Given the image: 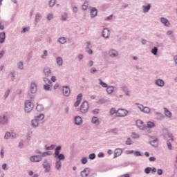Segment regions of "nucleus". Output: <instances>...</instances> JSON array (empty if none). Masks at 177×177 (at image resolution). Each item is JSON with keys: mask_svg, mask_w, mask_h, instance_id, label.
<instances>
[{"mask_svg": "<svg viewBox=\"0 0 177 177\" xmlns=\"http://www.w3.org/2000/svg\"><path fill=\"white\" fill-rule=\"evenodd\" d=\"M134 156H136V157H140L142 156V153H140V151H135L133 153Z\"/></svg>", "mask_w": 177, "mask_h": 177, "instance_id": "a19ab883", "label": "nucleus"}, {"mask_svg": "<svg viewBox=\"0 0 177 177\" xmlns=\"http://www.w3.org/2000/svg\"><path fill=\"white\" fill-rule=\"evenodd\" d=\"M89 109V104L88 103V102L84 101L80 106V111L82 113H86V111H88V110Z\"/></svg>", "mask_w": 177, "mask_h": 177, "instance_id": "7ed1b4c3", "label": "nucleus"}, {"mask_svg": "<svg viewBox=\"0 0 177 177\" xmlns=\"http://www.w3.org/2000/svg\"><path fill=\"white\" fill-rule=\"evenodd\" d=\"M56 3V1L55 0H50L49 2V6H55V4Z\"/></svg>", "mask_w": 177, "mask_h": 177, "instance_id": "79ce46f5", "label": "nucleus"}, {"mask_svg": "<svg viewBox=\"0 0 177 177\" xmlns=\"http://www.w3.org/2000/svg\"><path fill=\"white\" fill-rule=\"evenodd\" d=\"M44 81L46 84L44 86V88L45 89V91H49V89H50V85L49 84H52V82H50V80H49L48 78H44Z\"/></svg>", "mask_w": 177, "mask_h": 177, "instance_id": "39448f33", "label": "nucleus"}, {"mask_svg": "<svg viewBox=\"0 0 177 177\" xmlns=\"http://www.w3.org/2000/svg\"><path fill=\"white\" fill-rule=\"evenodd\" d=\"M73 10L75 13H77V12H78V8L77 7H73Z\"/></svg>", "mask_w": 177, "mask_h": 177, "instance_id": "052dcab7", "label": "nucleus"}, {"mask_svg": "<svg viewBox=\"0 0 177 177\" xmlns=\"http://www.w3.org/2000/svg\"><path fill=\"white\" fill-rule=\"evenodd\" d=\"M102 37L104 38H109V37H110V30L107 28H104L102 31Z\"/></svg>", "mask_w": 177, "mask_h": 177, "instance_id": "9d476101", "label": "nucleus"}, {"mask_svg": "<svg viewBox=\"0 0 177 177\" xmlns=\"http://www.w3.org/2000/svg\"><path fill=\"white\" fill-rule=\"evenodd\" d=\"M88 175H89V168H85V169L81 172V176H82V177H87Z\"/></svg>", "mask_w": 177, "mask_h": 177, "instance_id": "f8f14e48", "label": "nucleus"}, {"mask_svg": "<svg viewBox=\"0 0 177 177\" xmlns=\"http://www.w3.org/2000/svg\"><path fill=\"white\" fill-rule=\"evenodd\" d=\"M28 31V28H24L22 32H27Z\"/></svg>", "mask_w": 177, "mask_h": 177, "instance_id": "338daca9", "label": "nucleus"}, {"mask_svg": "<svg viewBox=\"0 0 177 177\" xmlns=\"http://www.w3.org/2000/svg\"><path fill=\"white\" fill-rule=\"evenodd\" d=\"M62 20H67V14L65 13L62 16Z\"/></svg>", "mask_w": 177, "mask_h": 177, "instance_id": "de8ad7c7", "label": "nucleus"}, {"mask_svg": "<svg viewBox=\"0 0 177 177\" xmlns=\"http://www.w3.org/2000/svg\"><path fill=\"white\" fill-rule=\"evenodd\" d=\"M109 55L111 57H115V56H118V52H117L115 50H112L109 51Z\"/></svg>", "mask_w": 177, "mask_h": 177, "instance_id": "f3484780", "label": "nucleus"}, {"mask_svg": "<svg viewBox=\"0 0 177 177\" xmlns=\"http://www.w3.org/2000/svg\"><path fill=\"white\" fill-rule=\"evenodd\" d=\"M107 93H113L114 92V87L113 86H109L106 88Z\"/></svg>", "mask_w": 177, "mask_h": 177, "instance_id": "bb28decb", "label": "nucleus"}, {"mask_svg": "<svg viewBox=\"0 0 177 177\" xmlns=\"http://www.w3.org/2000/svg\"><path fill=\"white\" fill-rule=\"evenodd\" d=\"M158 175H162V169H158Z\"/></svg>", "mask_w": 177, "mask_h": 177, "instance_id": "4d7b16f0", "label": "nucleus"}, {"mask_svg": "<svg viewBox=\"0 0 177 177\" xmlns=\"http://www.w3.org/2000/svg\"><path fill=\"white\" fill-rule=\"evenodd\" d=\"M91 122L93 124H96V125H99V119L97 117H94L92 118Z\"/></svg>", "mask_w": 177, "mask_h": 177, "instance_id": "a878e982", "label": "nucleus"}, {"mask_svg": "<svg viewBox=\"0 0 177 177\" xmlns=\"http://www.w3.org/2000/svg\"><path fill=\"white\" fill-rule=\"evenodd\" d=\"M30 92H31V93H35V92H37V84H35V83L31 84Z\"/></svg>", "mask_w": 177, "mask_h": 177, "instance_id": "4468645a", "label": "nucleus"}, {"mask_svg": "<svg viewBox=\"0 0 177 177\" xmlns=\"http://www.w3.org/2000/svg\"><path fill=\"white\" fill-rule=\"evenodd\" d=\"M95 157H96V155H95V153H91L88 156V158L90 160H95Z\"/></svg>", "mask_w": 177, "mask_h": 177, "instance_id": "ea45409f", "label": "nucleus"}, {"mask_svg": "<svg viewBox=\"0 0 177 177\" xmlns=\"http://www.w3.org/2000/svg\"><path fill=\"white\" fill-rule=\"evenodd\" d=\"M60 150H62V147H57V148L55 149V156L56 158H58V160H64V154L59 153Z\"/></svg>", "mask_w": 177, "mask_h": 177, "instance_id": "f03ea898", "label": "nucleus"}, {"mask_svg": "<svg viewBox=\"0 0 177 177\" xmlns=\"http://www.w3.org/2000/svg\"><path fill=\"white\" fill-rule=\"evenodd\" d=\"M43 167L46 169V171H48L49 168H50V165L49 163H48V161H46L43 163Z\"/></svg>", "mask_w": 177, "mask_h": 177, "instance_id": "393cba45", "label": "nucleus"}, {"mask_svg": "<svg viewBox=\"0 0 177 177\" xmlns=\"http://www.w3.org/2000/svg\"><path fill=\"white\" fill-rule=\"evenodd\" d=\"M75 124L76 125H81L82 124V118L80 116L75 118Z\"/></svg>", "mask_w": 177, "mask_h": 177, "instance_id": "ddd939ff", "label": "nucleus"}, {"mask_svg": "<svg viewBox=\"0 0 177 177\" xmlns=\"http://www.w3.org/2000/svg\"><path fill=\"white\" fill-rule=\"evenodd\" d=\"M38 121H42L44 118H45V115L44 114H40L35 118Z\"/></svg>", "mask_w": 177, "mask_h": 177, "instance_id": "7c9ffc66", "label": "nucleus"}, {"mask_svg": "<svg viewBox=\"0 0 177 177\" xmlns=\"http://www.w3.org/2000/svg\"><path fill=\"white\" fill-rule=\"evenodd\" d=\"M132 138H133L134 139H138V138H139V136H138V134L133 133Z\"/></svg>", "mask_w": 177, "mask_h": 177, "instance_id": "3c124183", "label": "nucleus"}, {"mask_svg": "<svg viewBox=\"0 0 177 177\" xmlns=\"http://www.w3.org/2000/svg\"><path fill=\"white\" fill-rule=\"evenodd\" d=\"M36 110L37 111H44V106L42 104H37L36 107Z\"/></svg>", "mask_w": 177, "mask_h": 177, "instance_id": "cd10ccee", "label": "nucleus"}, {"mask_svg": "<svg viewBox=\"0 0 177 177\" xmlns=\"http://www.w3.org/2000/svg\"><path fill=\"white\" fill-rule=\"evenodd\" d=\"M88 1H85L84 3V4L82 5V9L83 10H86V9H88Z\"/></svg>", "mask_w": 177, "mask_h": 177, "instance_id": "72a5a7b5", "label": "nucleus"}, {"mask_svg": "<svg viewBox=\"0 0 177 177\" xmlns=\"http://www.w3.org/2000/svg\"><path fill=\"white\" fill-rule=\"evenodd\" d=\"M91 17H95V16L97 15V10L95 8L91 9Z\"/></svg>", "mask_w": 177, "mask_h": 177, "instance_id": "412c9836", "label": "nucleus"}, {"mask_svg": "<svg viewBox=\"0 0 177 177\" xmlns=\"http://www.w3.org/2000/svg\"><path fill=\"white\" fill-rule=\"evenodd\" d=\"M120 177H131V176L128 174H123V175L120 176Z\"/></svg>", "mask_w": 177, "mask_h": 177, "instance_id": "0e129e2a", "label": "nucleus"}, {"mask_svg": "<svg viewBox=\"0 0 177 177\" xmlns=\"http://www.w3.org/2000/svg\"><path fill=\"white\" fill-rule=\"evenodd\" d=\"M161 23H162L163 24H165V26H169V21H168V19H167L166 18H161L160 19Z\"/></svg>", "mask_w": 177, "mask_h": 177, "instance_id": "4be33fe9", "label": "nucleus"}, {"mask_svg": "<svg viewBox=\"0 0 177 177\" xmlns=\"http://www.w3.org/2000/svg\"><path fill=\"white\" fill-rule=\"evenodd\" d=\"M89 46H91V42H87V48H86V50L87 52V53H88V55H92V53H93V51L89 48Z\"/></svg>", "mask_w": 177, "mask_h": 177, "instance_id": "aec40b11", "label": "nucleus"}, {"mask_svg": "<svg viewBox=\"0 0 177 177\" xmlns=\"http://www.w3.org/2000/svg\"><path fill=\"white\" fill-rule=\"evenodd\" d=\"M55 168H57V169H60V168H62V162L60 160L56 162Z\"/></svg>", "mask_w": 177, "mask_h": 177, "instance_id": "2f4dec72", "label": "nucleus"}, {"mask_svg": "<svg viewBox=\"0 0 177 177\" xmlns=\"http://www.w3.org/2000/svg\"><path fill=\"white\" fill-rule=\"evenodd\" d=\"M41 17H42V15H41V14L36 15V21L37 20H39V19H41Z\"/></svg>", "mask_w": 177, "mask_h": 177, "instance_id": "603ef678", "label": "nucleus"}, {"mask_svg": "<svg viewBox=\"0 0 177 177\" xmlns=\"http://www.w3.org/2000/svg\"><path fill=\"white\" fill-rule=\"evenodd\" d=\"M8 122V120L6 119V117L2 116L0 117V124H6Z\"/></svg>", "mask_w": 177, "mask_h": 177, "instance_id": "b1692460", "label": "nucleus"}, {"mask_svg": "<svg viewBox=\"0 0 177 177\" xmlns=\"http://www.w3.org/2000/svg\"><path fill=\"white\" fill-rule=\"evenodd\" d=\"M167 147L169 150H172V144H171V142H167Z\"/></svg>", "mask_w": 177, "mask_h": 177, "instance_id": "8fccbe9b", "label": "nucleus"}, {"mask_svg": "<svg viewBox=\"0 0 177 177\" xmlns=\"http://www.w3.org/2000/svg\"><path fill=\"white\" fill-rule=\"evenodd\" d=\"M10 93V91L9 90H7L5 93V96L6 97H8V96H9V93Z\"/></svg>", "mask_w": 177, "mask_h": 177, "instance_id": "bf43d9fd", "label": "nucleus"}, {"mask_svg": "<svg viewBox=\"0 0 177 177\" xmlns=\"http://www.w3.org/2000/svg\"><path fill=\"white\" fill-rule=\"evenodd\" d=\"M113 19V15H110L109 17H107L105 20H111Z\"/></svg>", "mask_w": 177, "mask_h": 177, "instance_id": "680f3d73", "label": "nucleus"}, {"mask_svg": "<svg viewBox=\"0 0 177 177\" xmlns=\"http://www.w3.org/2000/svg\"><path fill=\"white\" fill-rule=\"evenodd\" d=\"M128 114V111L122 109H120L118 110L116 115L118 117H125Z\"/></svg>", "mask_w": 177, "mask_h": 177, "instance_id": "20e7f679", "label": "nucleus"}, {"mask_svg": "<svg viewBox=\"0 0 177 177\" xmlns=\"http://www.w3.org/2000/svg\"><path fill=\"white\" fill-rule=\"evenodd\" d=\"M52 153L50 151H47L43 153V157H46V156H50Z\"/></svg>", "mask_w": 177, "mask_h": 177, "instance_id": "49530a36", "label": "nucleus"}, {"mask_svg": "<svg viewBox=\"0 0 177 177\" xmlns=\"http://www.w3.org/2000/svg\"><path fill=\"white\" fill-rule=\"evenodd\" d=\"M81 100H82V93H80L77 97V101L75 102V107H78L80 104L81 103Z\"/></svg>", "mask_w": 177, "mask_h": 177, "instance_id": "6e6552de", "label": "nucleus"}, {"mask_svg": "<svg viewBox=\"0 0 177 177\" xmlns=\"http://www.w3.org/2000/svg\"><path fill=\"white\" fill-rule=\"evenodd\" d=\"M32 109H34V104L30 101H26L24 107L25 112L30 113V111H32Z\"/></svg>", "mask_w": 177, "mask_h": 177, "instance_id": "f257e3e1", "label": "nucleus"}, {"mask_svg": "<svg viewBox=\"0 0 177 177\" xmlns=\"http://www.w3.org/2000/svg\"><path fill=\"white\" fill-rule=\"evenodd\" d=\"M62 92L64 96H69L71 93L70 88L68 86H64L62 88Z\"/></svg>", "mask_w": 177, "mask_h": 177, "instance_id": "0eeeda50", "label": "nucleus"}, {"mask_svg": "<svg viewBox=\"0 0 177 177\" xmlns=\"http://www.w3.org/2000/svg\"><path fill=\"white\" fill-rule=\"evenodd\" d=\"M156 84L158 85V86H164L165 82L164 80L161 79H158L156 81Z\"/></svg>", "mask_w": 177, "mask_h": 177, "instance_id": "a211bd4d", "label": "nucleus"}, {"mask_svg": "<svg viewBox=\"0 0 177 177\" xmlns=\"http://www.w3.org/2000/svg\"><path fill=\"white\" fill-rule=\"evenodd\" d=\"M44 73L46 77H49V75L52 74V71L49 68H45L44 70Z\"/></svg>", "mask_w": 177, "mask_h": 177, "instance_id": "6ab92c4d", "label": "nucleus"}, {"mask_svg": "<svg viewBox=\"0 0 177 177\" xmlns=\"http://www.w3.org/2000/svg\"><path fill=\"white\" fill-rule=\"evenodd\" d=\"M127 154H132L134 153L133 150H129L126 151Z\"/></svg>", "mask_w": 177, "mask_h": 177, "instance_id": "13d9d810", "label": "nucleus"}, {"mask_svg": "<svg viewBox=\"0 0 177 177\" xmlns=\"http://www.w3.org/2000/svg\"><path fill=\"white\" fill-rule=\"evenodd\" d=\"M137 127H139V128H142V127L145 126V123L141 120H138L136 122Z\"/></svg>", "mask_w": 177, "mask_h": 177, "instance_id": "5701e85b", "label": "nucleus"}, {"mask_svg": "<svg viewBox=\"0 0 177 177\" xmlns=\"http://www.w3.org/2000/svg\"><path fill=\"white\" fill-rule=\"evenodd\" d=\"M151 171V167H147L145 169V174H150V171Z\"/></svg>", "mask_w": 177, "mask_h": 177, "instance_id": "37998d69", "label": "nucleus"}, {"mask_svg": "<svg viewBox=\"0 0 177 177\" xmlns=\"http://www.w3.org/2000/svg\"><path fill=\"white\" fill-rule=\"evenodd\" d=\"M54 89H57L59 88V84H55L53 86Z\"/></svg>", "mask_w": 177, "mask_h": 177, "instance_id": "774afa93", "label": "nucleus"}, {"mask_svg": "<svg viewBox=\"0 0 177 177\" xmlns=\"http://www.w3.org/2000/svg\"><path fill=\"white\" fill-rule=\"evenodd\" d=\"M18 67H19V68H20V70H23V62H20L18 64Z\"/></svg>", "mask_w": 177, "mask_h": 177, "instance_id": "09e8293b", "label": "nucleus"}, {"mask_svg": "<svg viewBox=\"0 0 177 177\" xmlns=\"http://www.w3.org/2000/svg\"><path fill=\"white\" fill-rule=\"evenodd\" d=\"M122 154V149L118 148L114 151V158H117V157H120Z\"/></svg>", "mask_w": 177, "mask_h": 177, "instance_id": "1a4fd4ad", "label": "nucleus"}, {"mask_svg": "<svg viewBox=\"0 0 177 177\" xmlns=\"http://www.w3.org/2000/svg\"><path fill=\"white\" fill-rule=\"evenodd\" d=\"M86 162H88V159L86 158H83L82 159V163L86 164Z\"/></svg>", "mask_w": 177, "mask_h": 177, "instance_id": "a18cd8bd", "label": "nucleus"}, {"mask_svg": "<svg viewBox=\"0 0 177 177\" xmlns=\"http://www.w3.org/2000/svg\"><path fill=\"white\" fill-rule=\"evenodd\" d=\"M57 63L58 66H62L63 64V59L62 57H57Z\"/></svg>", "mask_w": 177, "mask_h": 177, "instance_id": "c85d7f7f", "label": "nucleus"}, {"mask_svg": "<svg viewBox=\"0 0 177 177\" xmlns=\"http://www.w3.org/2000/svg\"><path fill=\"white\" fill-rule=\"evenodd\" d=\"M98 157L100 158L104 157V153L100 152V153H98Z\"/></svg>", "mask_w": 177, "mask_h": 177, "instance_id": "e2e57ef3", "label": "nucleus"}, {"mask_svg": "<svg viewBox=\"0 0 177 177\" xmlns=\"http://www.w3.org/2000/svg\"><path fill=\"white\" fill-rule=\"evenodd\" d=\"M59 42H60V44H66V38L64 37L59 38Z\"/></svg>", "mask_w": 177, "mask_h": 177, "instance_id": "4c0bfd02", "label": "nucleus"}, {"mask_svg": "<svg viewBox=\"0 0 177 177\" xmlns=\"http://www.w3.org/2000/svg\"><path fill=\"white\" fill-rule=\"evenodd\" d=\"M115 109H114V108H112L111 110H110V113L111 114H115Z\"/></svg>", "mask_w": 177, "mask_h": 177, "instance_id": "864d4df0", "label": "nucleus"}, {"mask_svg": "<svg viewBox=\"0 0 177 177\" xmlns=\"http://www.w3.org/2000/svg\"><path fill=\"white\" fill-rule=\"evenodd\" d=\"M100 85H101L103 88H107V84L103 82L102 80L100 79Z\"/></svg>", "mask_w": 177, "mask_h": 177, "instance_id": "c9c22d12", "label": "nucleus"}, {"mask_svg": "<svg viewBox=\"0 0 177 177\" xmlns=\"http://www.w3.org/2000/svg\"><path fill=\"white\" fill-rule=\"evenodd\" d=\"M6 37L5 32H2L0 33V44H3L5 42Z\"/></svg>", "mask_w": 177, "mask_h": 177, "instance_id": "2eb2a0df", "label": "nucleus"}, {"mask_svg": "<svg viewBox=\"0 0 177 177\" xmlns=\"http://www.w3.org/2000/svg\"><path fill=\"white\" fill-rule=\"evenodd\" d=\"M149 160L151 161V162L156 161V157H150L149 158Z\"/></svg>", "mask_w": 177, "mask_h": 177, "instance_id": "6e6d98bb", "label": "nucleus"}, {"mask_svg": "<svg viewBox=\"0 0 177 177\" xmlns=\"http://www.w3.org/2000/svg\"><path fill=\"white\" fill-rule=\"evenodd\" d=\"M147 127L148 128H154V127H156V124L153 122H148Z\"/></svg>", "mask_w": 177, "mask_h": 177, "instance_id": "473e14b6", "label": "nucleus"}, {"mask_svg": "<svg viewBox=\"0 0 177 177\" xmlns=\"http://www.w3.org/2000/svg\"><path fill=\"white\" fill-rule=\"evenodd\" d=\"M157 52H158V48H157V47H154L151 50L153 55H157Z\"/></svg>", "mask_w": 177, "mask_h": 177, "instance_id": "e433bc0d", "label": "nucleus"}, {"mask_svg": "<svg viewBox=\"0 0 177 177\" xmlns=\"http://www.w3.org/2000/svg\"><path fill=\"white\" fill-rule=\"evenodd\" d=\"M32 127H38L39 123H38V120L36 118L32 120Z\"/></svg>", "mask_w": 177, "mask_h": 177, "instance_id": "c756f323", "label": "nucleus"}, {"mask_svg": "<svg viewBox=\"0 0 177 177\" xmlns=\"http://www.w3.org/2000/svg\"><path fill=\"white\" fill-rule=\"evenodd\" d=\"M48 20H52V19H53V15H48L47 17Z\"/></svg>", "mask_w": 177, "mask_h": 177, "instance_id": "5fc2aeb1", "label": "nucleus"}, {"mask_svg": "<svg viewBox=\"0 0 177 177\" xmlns=\"http://www.w3.org/2000/svg\"><path fill=\"white\" fill-rule=\"evenodd\" d=\"M10 133L7 132L4 136L5 139H9V138H10Z\"/></svg>", "mask_w": 177, "mask_h": 177, "instance_id": "c03bdc74", "label": "nucleus"}, {"mask_svg": "<svg viewBox=\"0 0 177 177\" xmlns=\"http://www.w3.org/2000/svg\"><path fill=\"white\" fill-rule=\"evenodd\" d=\"M126 145H132V140H131V138H127L126 141Z\"/></svg>", "mask_w": 177, "mask_h": 177, "instance_id": "58836bf2", "label": "nucleus"}, {"mask_svg": "<svg viewBox=\"0 0 177 177\" xmlns=\"http://www.w3.org/2000/svg\"><path fill=\"white\" fill-rule=\"evenodd\" d=\"M30 160L32 162H39L42 160V158L39 156H33L30 157Z\"/></svg>", "mask_w": 177, "mask_h": 177, "instance_id": "423d86ee", "label": "nucleus"}, {"mask_svg": "<svg viewBox=\"0 0 177 177\" xmlns=\"http://www.w3.org/2000/svg\"><path fill=\"white\" fill-rule=\"evenodd\" d=\"M138 107L140 110H141V111H143V113H150V108L149 107H145L143 106V105H140Z\"/></svg>", "mask_w": 177, "mask_h": 177, "instance_id": "9b49d317", "label": "nucleus"}, {"mask_svg": "<svg viewBox=\"0 0 177 177\" xmlns=\"http://www.w3.org/2000/svg\"><path fill=\"white\" fill-rule=\"evenodd\" d=\"M51 81H52L53 82H55V81H56V77H55V76H52V77H51Z\"/></svg>", "mask_w": 177, "mask_h": 177, "instance_id": "69168bd1", "label": "nucleus"}, {"mask_svg": "<svg viewBox=\"0 0 177 177\" xmlns=\"http://www.w3.org/2000/svg\"><path fill=\"white\" fill-rule=\"evenodd\" d=\"M150 8H151V6H150V4L147 5V6H143V10L144 12H148L149 10H150Z\"/></svg>", "mask_w": 177, "mask_h": 177, "instance_id": "f704fd0d", "label": "nucleus"}, {"mask_svg": "<svg viewBox=\"0 0 177 177\" xmlns=\"http://www.w3.org/2000/svg\"><path fill=\"white\" fill-rule=\"evenodd\" d=\"M164 111L166 117H168L169 118H171L172 117V113L168 110L167 108H164Z\"/></svg>", "mask_w": 177, "mask_h": 177, "instance_id": "dca6fc26", "label": "nucleus"}]
</instances>
